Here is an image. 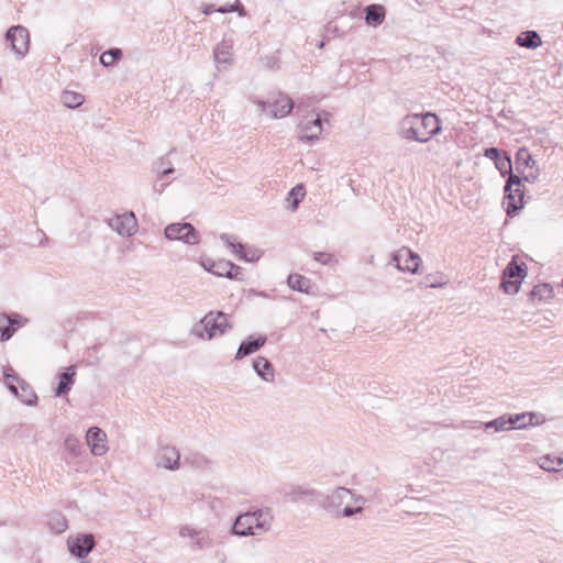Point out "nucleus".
I'll return each instance as SVG.
<instances>
[{
	"label": "nucleus",
	"instance_id": "obj_9",
	"mask_svg": "<svg viewBox=\"0 0 563 563\" xmlns=\"http://www.w3.org/2000/svg\"><path fill=\"white\" fill-rule=\"evenodd\" d=\"M67 544L73 555L84 559L92 551L96 545V541L93 534L87 533L69 538Z\"/></svg>",
	"mask_w": 563,
	"mask_h": 563
},
{
	"label": "nucleus",
	"instance_id": "obj_47",
	"mask_svg": "<svg viewBox=\"0 0 563 563\" xmlns=\"http://www.w3.org/2000/svg\"><path fill=\"white\" fill-rule=\"evenodd\" d=\"M179 534L181 537H189L191 539V538H195V537H199V534H201V530H195V529L186 526V527H181L180 528Z\"/></svg>",
	"mask_w": 563,
	"mask_h": 563
},
{
	"label": "nucleus",
	"instance_id": "obj_26",
	"mask_svg": "<svg viewBox=\"0 0 563 563\" xmlns=\"http://www.w3.org/2000/svg\"><path fill=\"white\" fill-rule=\"evenodd\" d=\"M516 44L521 47L536 49L542 44V41L536 31H525L517 36Z\"/></svg>",
	"mask_w": 563,
	"mask_h": 563
},
{
	"label": "nucleus",
	"instance_id": "obj_25",
	"mask_svg": "<svg viewBox=\"0 0 563 563\" xmlns=\"http://www.w3.org/2000/svg\"><path fill=\"white\" fill-rule=\"evenodd\" d=\"M526 275V264L523 262L519 264L518 256H512L503 272V278H520L521 280Z\"/></svg>",
	"mask_w": 563,
	"mask_h": 563
},
{
	"label": "nucleus",
	"instance_id": "obj_6",
	"mask_svg": "<svg viewBox=\"0 0 563 563\" xmlns=\"http://www.w3.org/2000/svg\"><path fill=\"white\" fill-rule=\"evenodd\" d=\"M7 42L18 57H24L30 48L29 31L22 25L11 26L5 34Z\"/></svg>",
	"mask_w": 563,
	"mask_h": 563
},
{
	"label": "nucleus",
	"instance_id": "obj_18",
	"mask_svg": "<svg viewBox=\"0 0 563 563\" xmlns=\"http://www.w3.org/2000/svg\"><path fill=\"white\" fill-rule=\"evenodd\" d=\"M484 156L494 162L496 168L503 176H509L510 173H512L511 159L507 153L501 155V152L497 147H488L485 150Z\"/></svg>",
	"mask_w": 563,
	"mask_h": 563
},
{
	"label": "nucleus",
	"instance_id": "obj_46",
	"mask_svg": "<svg viewBox=\"0 0 563 563\" xmlns=\"http://www.w3.org/2000/svg\"><path fill=\"white\" fill-rule=\"evenodd\" d=\"M191 539L195 541V544L200 549L209 547L211 544L207 533L202 530H201V534H199V537H195Z\"/></svg>",
	"mask_w": 563,
	"mask_h": 563
},
{
	"label": "nucleus",
	"instance_id": "obj_40",
	"mask_svg": "<svg viewBox=\"0 0 563 563\" xmlns=\"http://www.w3.org/2000/svg\"><path fill=\"white\" fill-rule=\"evenodd\" d=\"M156 170L161 174V177H165L174 173V168L169 166V162L162 157L156 162Z\"/></svg>",
	"mask_w": 563,
	"mask_h": 563
},
{
	"label": "nucleus",
	"instance_id": "obj_41",
	"mask_svg": "<svg viewBox=\"0 0 563 563\" xmlns=\"http://www.w3.org/2000/svg\"><path fill=\"white\" fill-rule=\"evenodd\" d=\"M289 196L294 197L292 209H296L300 199H302L305 196L303 186L298 185V186L294 187L290 190Z\"/></svg>",
	"mask_w": 563,
	"mask_h": 563
},
{
	"label": "nucleus",
	"instance_id": "obj_19",
	"mask_svg": "<svg viewBox=\"0 0 563 563\" xmlns=\"http://www.w3.org/2000/svg\"><path fill=\"white\" fill-rule=\"evenodd\" d=\"M266 340L267 338L265 335H260L257 338L249 336L240 344L235 354V360H241L258 351L266 343Z\"/></svg>",
	"mask_w": 563,
	"mask_h": 563
},
{
	"label": "nucleus",
	"instance_id": "obj_35",
	"mask_svg": "<svg viewBox=\"0 0 563 563\" xmlns=\"http://www.w3.org/2000/svg\"><path fill=\"white\" fill-rule=\"evenodd\" d=\"M562 465L563 459L561 457L551 459L550 456H543L540 460V467L548 472H559V467Z\"/></svg>",
	"mask_w": 563,
	"mask_h": 563
},
{
	"label": "nucleus",
	"instance_id": "obj_27",
	"mask_svg": "<svg viewBox=\"0 0 563 563\" xmlns=\"http://www.w3.org/2000/svg\"><path fill=\"white\" fill-rule=\"evenodd\" d=\"M288 286L303 294H310L311 280L299 274H290L287 278Z\"/></svg>",
	"mask_w": 563,
	"mask_h": 563
},
{
	"label": "nucleus",
	"instance_id": "obj_36",
	"mask_svg": "<svg viewBox=\"0 0 563 563\" xmlns=\"http://www.w3.org/2000/svg\"><path fill=\"white\" fill-rule=\"evenodd\" d=\"M230 264L231 262L225 260L216 261V263L211 265V273L220 277H225L227 274H230Z\"/></svg>",
	"mask_w": 563,
	"mask_h": 563
},
{
	"label": "nucleus",
	"instance_id": "obj_10",
	"mask_svg": "<svg viewBox=\"0 0 563 563\" xmlns=\"http://www.w3.org/2000/svg\"><path fill=\"white\" fill-rule=\"evenodd\" d=\"M222 242L227 244L229 249L233 252L238 258L246 261V262H256L261 258L262 252L257 249H249L245 250L244 245L240 242H235L231 235L223 233L220 235Z\"/></svg>",
	"mask_w": 563,
	"mask_h": 563
},
{
	"label": "nucleus",
	"instance_id": "obj_17",
	"mask_svg": "<svg viewBox=\"0 0 563 563\" xmlns=\"http://www.w3.org/2000/svg\"><path fill=\"white\" fill-rule=\"evenodd\" d=\"M328 117V112H323L322 114H317L316 118L311 120H306L301 122L300 129H301V140L305 141H317L319 140L321 133H322V121L323 117Z\"/></svg>",
	"mask_w": 563,
	"mask_h": 563
},
{
	"label": "nucleus",
	"instance_id": "obj_53",
	"mask_svg": "<svg viewBox=\"0 0 563 563\" xmlns=\"http://www.w3.org/2000/svg\"><path fill=\"white\" fill-rule=\"evenodd\" d=\"M266 66L268 68H274L276 66V60H274L273 58H267Z\"/></svg>",
	"mask_w": 563,
	"mask_h": 563
},
{
	"label": "nucleus",
	"instance_id": "obj_43",
	"mask_svg": "<svg viewBox=\"0 0 563 563\" xmlns=\"http://www.w3.org/2000/svg\"><path fill=\"white\" fill-rule=\"evenodd\" d=\"M52 521H55L54 529H56L57 532H63L67 529V521L62 515L56 514L52 516Z\"/></svg>",
	"mask_w": 563,
	"mask_h": 563
},
{
	"label": "nucleus",
	"instance_id": "obj_34",
	"mask_svg": "<svg viewBox=\"0 0 563 563\" xmlns=\"http://www.w3.org/2000/svg\"><path fill=\"white\" fill-rule=\"evenodd\" d=\"M122 57V51L120 48H110L100 56V63L106 66H112Z\"/></svg>",
	"mask_w": 563,
	"mask_h": 563
},
{
	"label": "nucleus",
	"instance_id": "obj_33",
	"mask_svg": "<svg viewBox=\"0 0 563 563\" xmlns=\"http://www.w3.org/2000/svg\"><path fill=\"white\" fill-rule=\"evenodd\" d=\"M531 299H538L540 301L549 300L553 297V288L550 284H539L533 287L530 292Z\"/></svg>",
	"mask_w": 563,
	"mask_h": 563
},
{
	"label": "nucleus",
	"instance_id": "obj_1",
	"mask_svg": "<svg viewBox=\"0 0 563 563\" xmlns=\"http://www.w3.org/2000/svg\"><path fill=\"white\" fill-rule=\"evenodd\" d=\"M440 131V120L431 112L408 114L401 121V135L406 140L426 143Z\"/></svg>",
	"mask_w": 563,
	"mask_h": 563
},
{
	"label": "nucleus",
	"instance_id": "obj_52",
	"mask_svg": "<svg viewBox=\"0 0 563 563\" xmlns=\"http://www.w3.org/2000/svg\"><path fill=\"white\" fill-rule=\"evenodd\" d=\"M350 500H353L356 504H364L365 503V498L363 496L355 495V494H354L353 498H350Z\"/></svg>",
	"mask_w": 563,
	"mask_h": 563
},
{
	"label": "nucleus",
	"instance_id": "obj_15",
	"mask_svg": "<svg viewBox=\"0 0 563 563\" xmlns=\"http://www.w3.org/2000/svg\"><path fill=\"white\" fill-rule=\"evenodd\" d=\"M5 379L12 378L19 384V398L21 401L27 406H35L37 404V396L33 388L23 379H21L12 369V367H8L4 369Z\"/></svg>",
	"mask_w": 563,
	"mask_h": 563
},
{
	"label": "nucleus",
	"instance_id": "obj_3",
	"mask_svg": "<svg viewBox=\"0 0 563 563\" xmlns=\"http://www.w3.org/2000/svg\"><path fill=\"white\" fill-rule=\"evenodd\" d=\"M272 521L273 516L268 509H258L239 516L232 526V531L241 537L254 536V530L267 531Z\"/></svg>",
	"mask_w": 563,
	"mask_h": 563
},
{
	"label": "nucleus",
	"instance_id": "obj_21",
	"mask_svg": "<svg viewBox=\"0 0 563 563\" xmlns=\"http://www.w3.org/2000/svg\"><path fill=\"white\" fill-rule=\"evenodd\" d=\"M64 461L70 465L81 453L80 441L73 434H68L64 440Z\"/></svg>",
	"mask_w": 563,
	"mask_h": 563
},
{
	"label": "nucleus",
	"instance_id": "obj_42",
	"mask_svg": "<svg viewBox=\"0 0 563 563\" xmlns=\"http://www.w3.org/2000/svg\"><path fill=\"white\" fill-rule=\"evenodd\" d=\"M230 274H227V278L229 279H235V280H243L244 275L242 272V268L231 262L229 267Z\"/></svg>",
	"mask_w": 563,
	"mask_h": 563
},
{
	"label": "nucleus",
	"instance_id": "obj_8",
	"mask_svg": "<svg viewBox=\"0 0 563 563\" xmlns=\"http://www.w3.org/2000/svg\"><path fill=\"white\" fill-rule=\"evenodd\" d=\"M109 227L122 236H131L136 232L137 221L133 212L115 216L108 221Z\"/></svg>",
	"mask_w": 563,
	"mask_h": 563
},
{
	"label": "nucleus",
	"instance_id": "obj_30",
	"mask_svg": "<svg viewBox=\"0 0 563 563\" xmlns=\"http://www.w3.org/2000/svg\"><path fill=\"white\" fill-rule=\"evenodd\" d=\"M184 463L197 470H207L211 465V461L198 452L187 454L184 459Z\"/></svg>",
	"mask_w": 563,
	"mask_h": 563
},
{
	"label": "nucleus",
	"instance_id": "obj_7",
	"mask_svg": "<svg viewBox=\"0 0 563 563\" xmlns=\"http://www.w3.org/2000/svg\"><path fill=\"white\" fill-rule=\"evenodd\" d=\"M257 104L261 107L262 111H265L267 108H269L272 110L271 117L274 119L288 115L294 108L292 99L284 93H279L278 98L272 102L260 100L257 101Z\"/></svg>",
	"mask_w": 563,
	"mask_h": 563
},
{
	"label": "nucleus",
	"instance_id": "obj_4",
	"mask_svg": "<svg viewBox=\"0 0 563 563\" xmlns=\"http://www.w3.org/2000/svg\"><path fill=\"white\" fill-rule=\"evenodd\" d=\"M523 185L522 179L510 173L505 185V203L508 217H514L523 207Z\"/></svg>",
	"mask_w": 563,
	"mask_h": 563
},
{
	"label": "nucleus",
	"instance_id": "obj_24",
	"mask_svg": "<svg viewBox=\"0 0 563 563\" xmlns=\"http://www.w3.org/2000/svg\"><path fill=\"white\" fill-rule=\"evenodd\" d=\"M386 16V10L382 4H369L365 8V22L372 26L380 25Z\"/></svg>",
	"mask_w": 563,
	"mask_h": 563
},
{
	"label": "nucleus",
	"instance_id": "obj_44",
	"mask_svg": "<svg viewBox=\"0 0 563 563\" xmlns=\"http://www.w3.org/2000/svg\"><path fill=\"white\" fill-rule=\"evenodd\" d=\"M361 511H362V506L350 507L349 505H346L342 510L341 509L339 510V514H335V515L341 516V517H352L355 514H358Z\"/></svg>",
	"mask_w": 563,
	"mask_h": 563
},
{
	"label": "nucleus",
	"instance_id": "obj_12",
	"mask_svg": "<svg viewBox=\"0 0 563 563\" xmlns=\"http://www.w3.org/2000/svg\"><path fill=\"white\" fill-rule=\"evenodd\" d=\"M393 261L396 263L398 269L417 273L420 263V256L408 247H402L394 254Z\"/></svg>",
	"mask_w": 563,
	"mask_h": 563
},
{
	"label": "nucleus",
	"instance_id": "obj_50",
	"mask_svg": "<svg viewBox=\"0 0 563 563\" xmlns=\"http://www.w3.org/2000/svg\"><path fill=\"white\" fill-rule=\"evenodd\" d=\"M212 263H216V261H213V260H211V258H207V260H203V261L201 262V265H202V267H203L206 271H208V272H210V273H211V265H212Z\"/></svg>",
	"mask_w": 563,
	"mask_h": 563
},
{
	"label": "nucleus",
	"instance_id": "obj_39",
	"mask_svg": "<svg viewBox=\"0 0 563 563\" xmlns=\"http://www.w3.org/2000/svg\"><path fill=\"white\" fill-rule=\"evenodd\" d=\"M520 284V279L507 280V278H503L500 286L507 294H517L519 291Z\"/></svg>",
	"mask_w": 563,
	"mask_h": 563
},
{
	"label": "nucleus",
	"instance_id": "obj_20",
	"mask_svg": "<svg viewBox=\"0 0 563 563\" xmlns=\"http://www.w3.org/2000/svg\"><path fill=\"white\" fill-rule=\"evenodd\" d=\"M75 376H76V367L74 365H70L65 368L63 373L58 376V385L55 390L56 396H63L68 394V391L71 389L73 385L75 384Z\"/></svg>",
	"mask_w": 563,
	"mask_h": 563
},
{
	"label": "nucleus",
	"instance_id": "obj_48",
	"mask_svg": "<svg viewBox=\"0 0 563 563\" xmlns=\"http://www.w3.org/2000/svg\"><path fill=\"white\" fill-rule=\"evenodd\" d=\"M7 387L8 389L15 396L19 398V388L18 386L14 385V382L12 378L10 379H7Z\"/></svg>",
	"mask_w": 563,
	"mask_h": 563
},
{
	"label": "nucleus",
	"instance_id": "obj_49",
	"mask_svg": "<svg viewBox=\"0 0 563 563\" xmlns=\"http://www.w3.org/2000/svg\"><path fill=\"white\" fill-rule=\"evenodd\" d=\"M538 175H539V169H537L536 173L530 172L529 174L523 175V179L529 183H533L538 178Z\"/></svg>",
	"mask_w": 563,
	"mask_h": 563
},
{
	"label": "nucleus",
	"instance_id": "obj_45",
	"mask_svg": "<svg viewBox=\"0 0 563 563\" xmlns=\"http://www.w3.org/2000/svg\"><path fill=\"white\" fill-rule=\"evenodd\" d=\"M313 258H314V261L319 262L320 264L327 265L332 261L333 255L330 253H327V252H314Z\"/></svg>",
	"mask_w": 563,
	"mask_h": 563
},
{
	"label": "nucleus",
	"instance_id": "obj_37",
	"mask_svg": "<svg viewBox=\"0 0 563 563\" xmlns=\"http://www.w3.org/2000/svg\"><path fill=\"white\" fill-rule=\"evenodd\" d=\"M288 496L292 498V500H298L299 496H307L310 498H316L319 494L314 489L305 488L301 486L294 487L289 493H287Z\"/></svg>",
	"mask_w": 563,
	"mask_h": 563
},
{
	"label": "nucleus",
	"instance_id": "obj_13",
	"mask_svg": "<svg viewBox=\"0 0 563 563\" xmlns=\"http://www.w3.org/2000/svg\"><path fill=\"white\" fill-rule=\"evenodd\" d=\"M87 444L90 446V452L95 456H102L107 453L108 446L106 444L107 434L98 427H91L86 434Z\"/></svg>",
	"mask_w": 563,
	"mask_h": 563
},
{
	"label": "nucleus",
	"instance_id": "obj_51",
	"mask_svg": "<svg viewBox=\"0 0 563 563\" xmlns=\"http://www.w3.org/2000/svg\"><path fill=\"white\" fill-rule=\"evenodd\" d=\"M212 12H217V9H214V7L212 4H206L203 5L202 8V13L206 14V15H209L211 14Z\"/></svg>",
	"mask_w": 563,
	"mask_h": 563
},
{
	"label": "nucleus",
	"instance_id": "obj_31",
	"mask_svg": "<svg viewBox=\"0 0 563 563\" xmlns=\"http://www.w3.org/2000/svg\"><path fill=\"white\" fill-rule=\"evenodd\" d=\"M512 420H510V416L503 415L492 421H488L484 424L485 430L493 429L495 432L505 431L512 429Z\"/></svg>",
	"mask_w": 563,
	"mask_h": 563
},
{
	"label": "nucleus",
	"instance_id": "obj_32",
	"mask_svg": "<svg viewBox=\"0 0 563 563\" xmlns=\"http://www.w3.org/2000/svg\"><path fill=\"white\" fill-rule=\"evenodd\" d=\"M64 106L70 109H76L81 106L85 101V97L76 91L65 90L60 96Z\"/></svg>",
	"mask_w": 563,
	"mask_h": 563
},
{
	"label": "nucleus",
	"instance_id": "obj_2",
	"mask_svg": "<svg viewBox=\"0 0 563 563\" xmlns=\"http://www.w3.org/2000/svg\"><path fill=\"white\" fill-rule=\"evenodd\" d=\"M231 329L229 314L222 311H209L199 322L192 325L190 333L200 340L210 341L217 335H223Z\"/></svg>",
	"mask_w": 563,
	"mask_h": 563
},
{
	"label": "nucleus",
	"instance_id": "obj_29",
	"mask_svg": "<svg viewBox=\"0 0 563 563\" xmlns=\"http://www.w3.org/2000/svg\"><path fill=\"white\" fill-rule=\"evenodd\" d=\"M536 165V161L530 155V152L526 147H521L516 153V169L518 173L525 172L526 168L532 169V167Z\"/></svg>",
	"mask_w": 563,
	"mask_h": 563
},
{
	"label": "nucleus",
	"instance_id": "obj_28",
	"mask_svg": "<svg viewBox=\"0 0 563 563\" xmlns=\"http://www.w3.org/2000/svg\"><path fill=\"white\" fill-rule=\"evenodd\" d=\"M510 416V420H512V429H523L529 426H536L539 424L540 421L538 419L537 413L534 412H527V413H519L515 416Z\"/></svg>",
	"mask_w": 563,
	"mask_h": 563
},
{
	"label": "nucleus",
	"instance_id": "obj_16",
	"mask_svg": "<svg viewBox=\"0 0 563 563\" xmlns=\"http://www.w3.org/2000/svg\"><path fill=\"white\" fill-rule=\"evenodd\" d=\"M353 497H354V494L352 493L351 489L345 488V487H338L325 497V499L323 501V506L328 510H330L334 514H339L341 506L344 503L349 501L350 498H353Z\"/></svg>",
	"mask_w": 563,
	"mask_h": 563
},
{
	"label": "nucleus",
	"instance_id": "obj_14",
	"mask_svg": "<svg viewBox=\"0 0 563 563\" xmlns=\"http://www.w3.org/2000/svg\"><path fill=\"white\" fill-rule=\"evenodd\" d=\"M22 317L18 313H0V342L8 341L14 332L24 324Z\"/></svg>",
	"mask_w": 563,
	"mask_h": 563
},
{
	"label": "nucleus",
	"instance_id": "obj_38",
	"mask_svg": "<svg viewBox=\"0 0 563 563\" xmlns=\"http://www.w3.org/2000/svg\"><path fill=\"white\" fill-rule=\"evenodd\" d=\"M217 12H219V13L238 12V14L240 16L246 15V11H245L243 4L239 0H236L233 4L217 8Z\"/></svg>",
	"mask_w": 563,
	"mask_h": 563
},
{
	"label": "nucleus",
	"instance_id": "obj_22",
	"mask_svg": "<svg viewBox=\"0 0 563 563\" xmlns=\"http://www.w3.org/2000/svg\"><path fill=\"white\" fill-rule=\"evenodd\" d=\"M231 57H232V46L225 41H222L220 44L217 45L213 52V58L214 63L218 67V69H221V66L224 65V68L227 65L231 64Z\"/></svg>",
	"mask_w": 563,
	"mask_h": 563
},
{
	"label": "nucleus",
	"instance_id": "obj_5",
	"mask_svg": "<svg viewBox=\"0 0 563 563\" xmlns=\"http://www.w3.org/2000/svg\"><path fill=\"white\" fill-rule=\"evenodd\" d=\"M164 235L170 241H181L188 245H196L200 242L199 233L189 222L172 223L164 230Z\"/></svg>",
	"mask_w": 563,
	"mask_h": 563
},
{
	"label": "nucleus",
	"instance_id": "obj_11",
	"mask_svg": "<svg viewBox=\"0 0 563 563\" xmlns=\"http://www.w3.org/2000/svg\"><path fill=\"white\" fill-rule=\"evenodd\" d=\"M156 465L169 471H176L180 466V454L175 446L164 445L157 452Z\"/></svg>",
	"mask_w": 563,
	"mask_h": 563
},
{
	"label": "nucleus",
	"instance_id": "obj_23",
	"mask_svg": "<svg viewBox=\"0 0 563 563\" xmlns=\"http://www.w3.org/2000/svg\"><path fill=\"white\" fill-rule=\"evenodd\" d=\"M253 368L256 372V374L265 382L274 380V368L272 363L266 357L257 356L253 361Z\"/></svg>",
	"mask_w": 563,
	"mask_h": 563
}]
</instances>
